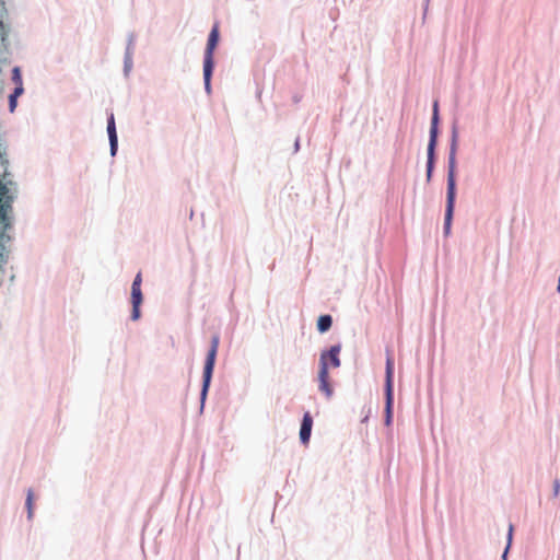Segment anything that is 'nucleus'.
Here are the masks:
<instances>
[{"label":"nucleus","mask_w":560,"mask_h":560,"mask_svg":"<svg viewBox=\"0 0 560 560\" xmlns=\"http://www.w3.org/2000/svg\"><path fill=\"white\" fill-rule=\"evenodd\" d=\"M385 392H386L385 423H386V425H389L392 422V408H393L394 397H393V389L388 388V390H385Z\"/></svg>","instance_id":"10"},{"label":"nucleus","mask_w":560,"mask_h":560,"mask_svg":"<svg viewBox=\"0 0 560 560\" xmlns=\"http://www.w3.org/2000/svg\"><path fill=\"white\" fill-rule=\"evenodd\" d=\"M559 492H560V482H559V480H555V482H553V494L558 495Z\"/></svg>","instance_id":"20"},{"label":"nucleus","mask_w":560,"mask_h":560,"mask_svg":"<svg viewBox=\"0 0 560 560\" xmlns=\"http://www.w3.org/2000/svg\"><path fill=\"white\" fill-rule=\"evenodd\" d=\"M13 33L12 22L5 0H0V44L2 50L8 52L10 35Z\"/></svg>","instance_id":"4"},{"label":"nucleus","mask_w":560,"mask_h":560,"mask_svg":"<svg viewBox=\"0 0 560 560\" xmlns=\"http://www.w3.org/2000/svg\"><path fill=\"white\" fill-rule=\"evenodd\" d=\"M312 427L313 418L310 412H305L300 429V440L303 444H307L310 442Z\"/></svg>","instance_id":"7"},{"label":"nucleus","mask_w":560,"mask_h":560,"mask_svg":"<svg viewBox=\"0 0 560 560\" xmlns=\"http://www.w3.org/2000/svg\"><path fill=\"white\" fill-rule=\"evenodd\" d=\"M33 500H34V493H33L32 489H28L27 497H26V508H27L28 518L33 517Z\"/></svg>","instance_id":"16"},{"label":"nucleus","mask_w":560,"mask_h":560,"mask_svg":"<svg viewBox=\"0 0 560 560\" xmlns=\"http://www.w3.org/2000/svg\"><path fill=\"white\" fill-rule=\"evenodd\" d=\"M558 291H560V277H559V281H558Z\"/></svg>","instance_id":"21"},{"label":"nucleus","mask_w":560,"mask_h":560,"mask_svg":"<svg viewBox=\"0 0 560 560\" xmlns=\"http://www.w3.org/2000/svg\"><path fill=\"white\" fill-rule=\"evenodd\" d=\"M141 283H142V275L141 272H138L132 285H131V304H132V312H131V319L138 320L140 318V305L142 303V292H141Z\"/></svg>","instance_id":"5"},{"label":"nucleus","mask_w":560,"mask_h":560,"mask_svg":"<svg viewBox=\"0 0 560 560\" xmlns=\"http://www.w3.org/2000/svg\"><path fill=\"white\" fill-rule=\"evenodd\" d=\"M433 163H434V152L431 153V151H428V163H427V177H428V180H430L431 176H432Z\"/></svg>","instance_id":"17"},{"label":"nucleus","mask_w":560,"mask_h":560,"mask_svg":"<svg viewBox=\"0 0 560 560\" xmlns=\"http://www.w3.org/2000/svg\"><path fill=\"white\" fill-rule=\"evenodd\" d=\"M219 342H220L219 336L214 335L211 339V347L207 354V359H206L205 368H203V384H202V392H201L202 399L206 397L210 382H211L214 363H215V358H217V352H218V348H219Z\"/></svg>","instance_id":"3"},{"label":"nucleus","mask_w":560,"mask_h":560,"mask_svg":"<svg viewBox=\"0 0 560 560\" xmlns=\"http://www.w3.org/2000/svg\"><path fill=\"white\" fill-rule=\"evenodd\" d=\"M455 151H456V136L453 137L452 149L448 159V174H447V200L445 211L444 230L445 234L450 233L454 205H455Z\"/></svg>","instance_id":"1"},{"label":"nucleus","mask_w":560,"mask_h":560,"mask_svg":"<svg viewBox=\"0 0 560 560\" xmlns=\"http://www.w3.org/2000/svg\"><path fill=\"white\" fill-rule=\"evenodd\" d=\"M438 120H439V116H438V102H435L434 106H433V117H432V125L431 126H436L438 127Z\"/></svg>","instance_id":"19"},{"label":"nucleus","mask_w":560,"mask_h":560,"mask_svg":"<svg viewBox=\"0 0 560 560\" xmlns=\"http://www.w3.org/2000/svg\"><path fill=\"white\" fill-rule=\"evenodd\" d=\"M436 138H438V127L436 126H431L430 141H429V144H428V151H431V153L434 152L435 144H436Z\"/></svg>","instance_id":"15"},{"label":"nucleus","mask_w":560,"mask_h":560,"mask_svg":"<svg viewBox=\"0 0 560 560\" xmlns=\"http://www.w3.org/2000/svg\"><path fill=\"white\" fill-rule=\"evenodd\" d=\"M319 389L329 398L332 395V387L329 383L328 363L326 362V354L320 355L319 360Z\"/></svg>","instance_id":"6"},{"label":"nucleus","mask_w":560,"mask_h":560,"mask_svg":"<svg viewBox=\"0 0 560 560\" xmlns=\"http://www.w3.org/2000/svg\"><path fill=\"white\" fill-rule=\"evenodd\" d=\"M340 350H341L340 345H335V346L330 347L328 352L323 353V354H326V362L328 363V360H329L330 364L334 368L340 366V359H339Z\"/></svg>","instance_id":"9"},{"label":"nucleus","mask_w":560,"mask_h":560,"mask_svg":"<svg viewBox=\"0 0 560 560\" xmlns=\"http://www.w3.org/2000/svg\"><path fill=\"white\" fill-rule=\"evenodd\" d=\"M512 536H513V525L510 524L509 533H508V546H506L505 551H504L503 557H502L503 560H506V553H508V550H509V548L511 546V542H512Z\"/></svg>","instance_id":"18"},{"label":"nucleus","mask_w":560,"mask_h":560,"mask_svg":"<svg viewBox=\"0 0 560 560\" xmlns=\"http://www.w3.org/2000/svg\"><path fill=\"white\" fill-rule=\"evenodd\" d=\"M219 42V25L214 24L209 37L205 51V60H203V79H205V88L207 92L211 90V75L213 71V52Z\"/></svg>","instance_id":"2"},{"label":"nucleus","mask_w":560,"mask_h":560,"mask_svg":"<svg viewBox=\"0 0 560 560\" xmlns=\"http://www.w3.org/2000/svg\"><path fill=\"white\" fill-rule=\"evenodd\" d=\"M393 374H394V362L392 357H388L386 360V388L385 390H388V388L393 389Z\"/></svg>","instance_id":"11"},{"label":"nucleus","mask_w":560,"mask_h":560,"mask_svg":"<svg viewBox=\"0 0 560 560\" xmlns=\"http://www.w3.org/2000/svg\"><path fill=\"white\" fill-rule=\"evenodd\" d=\"M12 81L15 84V88H20L22 91H24L20 67H14L12 69Z\"/></svg>","instance_id":"14"},{"label":"nucleus","mask_w":560,"mask_h":560,"mask_svg":"<svg viewBox=\"0 0 560 560\" xmlns=\"http://www.w3.org/2000/svg\"><path fill=\"white\" fill-rule=\"evenodd\" d=\"M107 132H108V138H109V143H110V152L113 155H115V153L117 151L118 140H117L116 126H115V119H114L113 114H110V116L108 118Z\"/></svg>","instance_id":"8"},{"label":"nucleus","mask_w":560,"mask_h":560,"mask_svg":"<svg viewBox=\"0 0 560 560\" xmlns=\"http://www.w3.org/2000/svg\"><path fill=\"white\" fill-rule=\"evenodd\" d=\"M332 324V318L330 315H322L317 320V329L319 332H326L330 329Z\"/></svg>","instance_id":"12"},{"label":"nucleus","mask_w":560,"mask_h":560,"mask_svg":"<svg viewBox=\"0 0 560 560\" xmlns=\"http://www.w3.org/2000/svg\"><path fill=\"white\" fill-rule=\"evenodd\" d=\"M24 91H22L20 88H15L14 91L9 96V109L11 113H13L18 106V97L23 94Z\"/></svg>","instance_id":"13"}]
</instances>
